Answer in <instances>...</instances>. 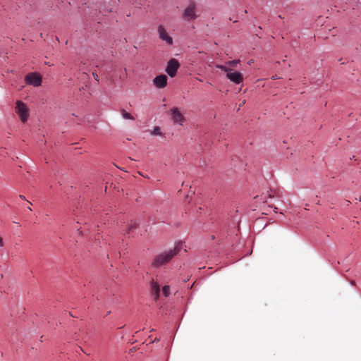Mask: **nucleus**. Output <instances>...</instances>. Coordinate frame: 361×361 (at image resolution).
<instances>
[{"label":"nucleus","instance_id":"11","mask_svg":"<svg viewBox=\"0 0 361 361\" xmlns=\"http://www.w3.org/2000/svg\"><path fill=\"white\" fill-rule=\"evenodd\" d=\"M137 227V224L131 221L128 225H127V228H126V233L130 234L132 232H133V231L135 229H136Z\"/></svg>","mask_w":361,"mask_h":361},{"label":"nucleus","instance_id":"3","mask_svg":"<svg viewBox=\"0 0 361 361\" xmlns=\"http://www.w3.org/2000/svg\"><path fill=\"white\" fill-rule=\"evenodd\" d=\"M16 112L20 116L22 122L27 121L29 116V109L24 102L20 100L16 102Z\"/></svg>","mask_w":361,"mask_h":361},{"label":"nucleus","instance_id":"21","mask_svg":"<svg viewBox=\"0 0 361 361\" xmlns=\"http://www.w3.org/2000/svg\"><path fill=\"white\" fill-rule=\"evenodd\" d=\"M245 104V101H243V102H241V104H240V106H242V104Z\"/></svg>","mask_w":361,"mask_h":361},{"label":"nucleus","instance_id":"15","mask_svg":"<svg viewBox=\"0 0 361 361\" xmlns=\"http://www.w3.org/2000/svg\"><path fill=\"white\" fill-rule=\"evenodd\" d=\"M240 63V60H233L227 62V64L231 67H236Z\"/></svg>","mask_w":361,"mask_h":361},{"label":"nucleus","instance_id":"19","mask_svg":"<svg viewBox=\"0 0 361 361\" xmlns=\"http://www.w3.org/2000/svg\"><path fill=\"white\" fill-rule=\"evenodd\" d=\"M271 78H272L273 80H276V79H279V78L277 76V75H273V76L271 77Z\"/></svg>","mask_w":361,"mask_h":361},{"label":"nucleus","instance_id":"2","mask_svg":"<svg viewBox=\"0 0 361 361\" xmlns=\"http://www.w3.org/2000/svg\"><path fill=\"white\" fill-rule=\"evenodd\" d=\"M216 68L226 73V78L235 84L243 82V74L238 71H233L231 68L223 65H216Z\"/></svg>","mask_w":361,"mask_h":361},{"label":"nucleus","instance_id":"24","mask_svg":"<svg viewBox=\"0 0 361 361\" xmlns=\"http://www.w3.org/2000/svg\"><path fill=\"white\" fill-rule=\"evenodd\" d=\"M154 341H159V339L155 338Z\"/></svg>","mask_w":361,"mask_h":361},{"label":"nucleus","instance_id":"8","mask_svg":"<svg viewBox=\"0 0 361 361\" xmlns=\"http://www.w3.org/2000/svg\"><path fill=\"white\" fill-rule=\"evenodd\" d=\"M158 33L159 38L165 41L166 44L171 45L173 43L172 37L169 35L165 28L163 27V25H159L158 27Z\"/></svg>","mask_w":361,"mask_h":361},{"label":"nucleus","instance_id":"17","mask_svg":"<svg viewBox=\"0 0 361 361\" xmlns=\"http://www.w3.org/2000/svg\"><path fill=\"white\" fill-rule=\"evenodd\" d=\"M4 245V240H3V238L0 236V247H3Z\"/></svg>","mask_w":361,"mask_h":361},{"label":"nucleus","instance_id":"14","mask_svg":"<svg viewBox=\"0 0 361 361\" xmlns=\"http://www.w3.org/2000/svg\"><path fill=\"white\" fill-rule=\"evenodd\" d=\"M162 293L166 297H167L170 294L169 286H164L162 288Z\"/></svg>","mask_w":361,"mask_h":361},{"label":"nucleus","instance_id":"12","mask_svg":"<svg viewBox=\"0 0 361 361\" xmlns=\"http://www.w3.org/2000/svg\"><path fill=\"white\" fill-rule=\"evenodd\" d=\"M121 114H122V116L125 119H130V120H134L135 119V118L130 113L127 112L125 110H123Z\"/></svg>","mask_w":361,"mask_h":361},{"label":"nucleus","instance_id":"9","mask_svg":"<svg viewBox=\"0 0 361 361\" xmlns=\"http://www.w3.org/2000/svg\"><path fill=\"white\" fill-rule=\"evenodd\" d=\"M167 76L166 75H160L154 78L153 82L157 88H164L167 85Z\"/></svg>","mask_w":361,"mask_h":361},{"label":"nucleus","instance_id":"1","mask_svg":"<svg viewBox=\"0 0 361 361\" xmlns=\"http://www.w3.org/2000/svg\"><path fill=\"white\" fill-rule=\"evenodd\" d=\"M182 248L183 243L181 242L176 243L173 249L157 255L152 262V266L154 267H159L169 263Z\"/></svg>","mask_w":361,"mask_h":361},{"label":"nucleus","instance_id":"22","mask_svg":"<svg viewBox=\"0 0 361 361\" xmlns=\"http://www.w3.org/2000/svg\"><path fill=\"white\" fill-rule=\"evenodd\" d=\"M245 104V101H243V102H241V104H240V106H242V104Z\"/></svg>","mask_w":361,"mask_h":361},{"label":"nucleus","instance_id":"20","mask_svg":"<svg viewBox=\"0 0 361 361\" xmlns=\"http://www.w3.org/2000/svg\"><path fill=\"white\" fill-rule=\"evenodd\" d=\"M245 104V101H243V102H241V104H240V106H242V104Z\"/></svg>","mask_w":361,"mask_h":361},{"label":"nucleus","instance_id":"10","mask_svg":"<svg viewBox=\"0 0 361 361\" xmlns=\"http://www.w3.org/2000/svg\"><path fill=\"white\" fill-rule=\"evenodd\" d=\"M151 293L154 296L155 299H157L159 296L160 287L159 284L154 280L151 282Z\"/></svg>","mask_w":361,"mask_h":361},{"label":"nucleus","instance_id":"4","mask_svg":"<svg viewBox=\"0 0 361 361\" xmlns=\"http://www.w3.org/2000/svg\"><path fill=\"white\" fill-rule=\"evenodd\" d=\"M183 17L188 21L193 20L197 18L196 5L193 1L190 2L188 6L185 8L183 13Z\"/></svg>","mask_w":361,"mask_h":361},{"label":"nucleus","instance_id":"6","mask_svg":"<svg viewBox=\"0 0 361 361\" xmlns=\"http://www.w3.org/2000/svg\"><path fill=\"white\" fill-rule=\"evenodd\" d=\"M170 114L171 116V120L176 124H178L182 126L185 121V118L181 112L179 111L178 108L173 107L170 110Z\"/></svg>","mask_w":361,"mask_h":361},{"label":"nucleus","instance_id":"7","mask_svg":"<svg viewBox=\"0 0 361 361\" xmlns=\"http://www.w3.org/2000/svg\"><path fill=\"white\" fill-rule=\"evenodd\" d=\"M179 66L178 61L176 59H171L167 63L166 72L170 77L173 78L176 75Z\"/></svg>","mask_w":361,"mask_h":361},{"label":"nucleus","instance_id":"13","mask_svg":"<svg viewBox=\"0 0 361 361\" xmlns=\"http://www.w3.org/2000/svg\"><path fill=\"white\" fill-rule=\"evenodd\" d=\"M151 134L152 135H162V133L161 132V129L159 127L157 126L155 127L153 130L151 132Z\"/></svg>","mask_w":361,"mask_h":361},{"label":"nucleus","instance_id":"23","mask_svg":"<svg viewBox=\"0 0 361 361\" xmlns=\"http://www.w3.org/2000/svg\"><path fill=\"white\" fill-rule=\"evenodd\" d=\"M28 209L32 210L30 206H28Z\"/></svg>","mask_w":361,"mask_h":361},{"label":"nucleus","instance_id":"5","mask_svg":"<svg viewBox=\"0 0 361 361\" xmlns=\"http://www.w3.org/2000/svg\"><path fill=\"white\" fill-rule=\"evenodd\" d=\"M25 81L28 85H32L35 87L41 85L42 76L37 73H30L26 75Z\"/></svg>","mask_w":361,"mask_h":361},{"label":"nucleus","instance_id":"18","mask_svg":"<svg viewBox=\"0 0 361 361\" xmlns=\"http://www.w3.org/2000/svg\"><path fill=\"white\" fill-rule=\"evenodd\" d=\"M19 197H20L21 200H26L25 197L24 195H19Z\"/></svg>","mask_w":361,"mask_h":361},{"label":"nucleus","instance_id":"16","mask_svg":"<svg viewBox=\"0 0 361 361\" xmlns=\"http://www.w3.org/2000/svg\"><path fill=\"white\" fill-rule=\"evenodd\" d=\"M93 76H94V78L97 80V81H99V76L97 73H93Z\"/></svg>","mask_w":361,"mask_h":361}]
</instances>
